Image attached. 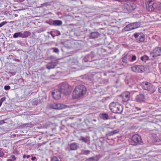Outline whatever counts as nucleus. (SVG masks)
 <instances>
[{
	"instance_id": "nucleus-30",
	"label": "nucleus",
	"mask_w": 161,
	"mask_h": 161,
	"mask_svg": "<svg viewBox=\"0 0 161 161\" xmlns=\"http://www.w3.org/2000/svg\"><path fill=\"white\" fill-rule=\"evenodd\" d=\"M16 159V157L14 155H11L10 158L8 159L7 161H15Z\"/></svg>"
},
{
	"instance_id": "nucleus-34",
	"label": "nucleus",
	"mask_w": 161,
	"mask_h": 161,
	"mask_svg": "<svg viewBox=\"0 0 161 161\" xmlns=\"http://www.w3.org/2000/svg\"><path fill=\"white\" fill-rule=\"evenodd\" d=\"M7 23V22L6 21H4L0 23V27H2V26L5 25Z\"/></svg>"
},
{
	"instance_id": "nucleus-1",
	"label": "nucleus",
	"mask_w": 161,
	"mask_h": 161,
	"mask_svg": "<svg viewBox=\"0 0 161 161\" xmlns=\"http://www.w3.org/2000/svg\"><path fill=\"white\" fill-rule=\"evenodd\" d=\"M86 88L83 85L77 86L74 90L73 93V97L77 99L82 97L86 92Z\"/></svg>"
},
{
	"instance_id": "nucleus-25",
	"label": "nucleus",
	"mask_w": 161,
	"mask_h": 161,
	"mask_svg": "<svg viewBox=\"0 0 161 161\" xmlns=\"http://www.w3.org/2000/svg\"><path fill=\"white\" fill-rule=\"evenodd\" d=\"M101 118L104 120H107L108 118V115L106 113H103L101 114Z\"/></svg>"
},
{
	"instance_id": "nucleus-45",
	"label": "nucleus",
	"mask_w": 161,
	"mask_h": 161,
	"mask_svg": "<svg viewBox=\"0 0 161 161\" xmlns=\"http://www.w3.org/2000/svg\"><path fill=\"white\" fill-rule=\"evenodd\" d=\"M30 155H27L26 157V158H29L30 157Z\"/></svg>"
},
{
	"instance_id": "nucleus-51",
	"label": "nucleus",
	"mask_w": 161,
	"mask_h": 161,
	"mask_svg": "<svg viewBox=\"0 0 161 161\" xmlns=\"http://www.w3.org/2000/svg\"><path fill=\"white\" fill-rule=\"evenodd\" d=\"M2 103H1V102H0V107L1 106V105H2Z\"/></svg>"
},
{
	"instance_id": "nucleus-41",
	"label": "nucleus",
	"mask_w": 161,
	"mask_h": 161,
	"mask_svg": "<svg viewBox=\"0 0 161 161\" xmlns=\"http://www.w3.org/2000/svg\"><path fill=\"white\" fill-rule=\"evenodd\" d=\"M36 159V157H32L31 158V159L32 161H34Z\"/></svg>"
},
{
	"instance_id": "nucleus-52",
	"label": "nucleus",
	"mask_w": 161,
	"mask_h": 161,
	"mask_svg": "<svg viewBox=\"0 0 161 161\" xmlns=\"http://www.w3.org/2000/svg\"><path fill=\"white\" fill-rule=\"evenodd\" d=\"M124 25H124V24H123V25H122V26H124Z\"/></svg>"
},
{
	"instance_id": "nucleus-44",
	"label": "nucleus",
	"mask_w": 161,
	"mask_h": 161,
	"mask_svg": "<svg viewBox=\"0 0 161 161\" xmlns=\"http://www.w3.org/2000/svg\"><path fill=\"white\" fill-rule=\"evenodd\" d=\"M136 108L137 109V110H141V108H137L136 107Z\"/></svg>"
},
{
	"instance_id": "nucleus-32",
	"label": "nucleus",
	"mask_w": 161,
	"mask_h": 161,
	"mask_svg": "<svg viewBox=\"0 0 161 161\" xmlns=\"http://www.w3.org/2000/svg\"><path fill=\"white\" fill-rule=\"evenodd\" d=\"M51 161H59V160L57 157L54 156L51 158Z\"/></svg>"
},
{
	"instance_id": "nucleus-21",
	"label": "nucleus",
	"mask_w": 161,
	"mask_h": 161,
	"mask_svg": "<svg viewBox=\"0 0 161 161\" xmlns=\"http://www.w3.org/2000/svg\"><path fill=\"white\" fill-rule=\"evenodd\" d=\"M78 147L77 144L75 143L71 144L70 145V148L71 150H76Z\"/></svg>"
},
{
	"instance_id": "nucleus-13",
	"label": "nucleus",
	"mask_w": 161,
	"mask_h": 161,
	"mask_svg": "<svg viewBox=\"0 0 161 161\" xmlns=\"http://www.w3.org/2000/svg\"><path fill=\"white\" fill-rule=\"evenodd\" d=\"M123 101L126 102L128 101L130 98V93L128 92H126L123 93L121 95Z\"/></svg>"
},
{
	"instance_id": "nucleus-27",
	"label": "nucleus",
	"mask_w": 161,
	"mask_h": 161,
	"mask_svg": "<svg viewBox=\"0 0 161 161\" xmlns=\"http://www.w3.org/2000/svg\"><path fill=\"white\" fill-rule=\"evenodd\" d=\"M129 56L128 55L125 56L122 59L123 62L125 63H127Z\"/></svg>"
},
{
	"instance_id": "nucleus-18",
	"label": "nucleus",
	"mask_w": 161,
	"mask_h": 161,
	"mask_svg": "<svg viewBox=\"0 0 161 161\" xmlns=\"http://www.w3.org/2000/svg\"><path fill=\"white\" fill-rule=\"evenodd\" d=\"M100 34L97 32H91L90 35V37L91 38H96L99 36Z\"/></svg>"
},
{
	"instance_id": "nucleus-7",
	"label": "nucleus",
	"mask_w": 161,
	"mask_h": 161,
	"mask_svg": "<svg viewBox=\"0 0 161 161\" xmlns=\"http://www.w3.org/2000/svg\"><path fill=\"white\" fill-rule=\"evenodd\" d=\"M68 87L69 85L67 84L62 83L59 85L58 89L62 93L67 95L69 93L68 91Z\"/></svg>"
},
{
	"instance_id": "nucleus-50",
	"label": "nucleus",
	"mask_w": 161,
	"mask_h": 161,
	"mask_svg": "<svg viewBox=\"0 0 161 161\" xmlns=\"http://www.w3.org/2000/svg\"><path fill=\"white\" fill-rule=\"evenodd\" d=\"M58 33H59V34H58V35H60V33L59 32Z\"/></svg>"
},
{
	"instance_id": "nucleus-14",
	"label": "nucleus",
	"mask_w": 161,
	"mask_h": 161,
	"mask_svg": "<svg viewBox=\"0 0 161 161\" xmlns=\"http://www.w3.org/2000/svg\"><path fill=\"white\" fill-rule=\"evenodd\" d=\"M145 96L144 94H140L136 96L135 100L137 102H142L145 100Z\"/></svg>"
},
{
	"instance_id": "nucleus-36",
	"label": "nucleus",
	"mask_w": 161,
	"mask_h": 161,
	"mask_svg": "<svg viewBox=\"0 0 161 161\" xmlns=\"http://www.w3.org/2000/svg\"><path fill=\"white\" fill-rule=\"evenodd\" d=\"M10 89V87L9 86L6 85L4 87V89L6 91Z\"/></svg>"
},
{
	"instance_id": "nucleus-53",
	"label": "nucleus",
	"mask_w": 161,
	"mask_h": 161,
	"mask_svg": "<svg viewBox=\"0 0 161 161\" xmlns=\"http://www.w3.org/2000/svg\"><path fill=\"white\" fill-rule=\"evenodd\" d=\"M104 75H106V74L105 73H104Z\"/></svg>"
},
{
	"instance_id": "nucleus-26",
	"label": "nucleus",
	"mask_w": 161,
	"mask_h": 161,
	"mask_svg": "<svg viewBox=\"0 0 161 161\" xmlns=\"http://www.w3.org/2000/svg\"><path fill=\"white\" fill-rule=\"evenodd\" d=\"M149 58V57L146 55L142 56L141 58V60L145 62H146L148 60Z\"/></svg>"
},
{
	"instance_id": "nucleus-22",
	"label": "nucleus",
	"mask_w": 161,
	"mask_h": 161,
	"mask_svg": "<svg viewBox=\"0 0 161 161\" xmlns=\"http://www.w3.org/2000/svg\"><path fill=\"white\" fill-rule=\"evenodd\" d=\"M31 34L30 32L29 31H25L23 33H21V37L23 38L27 37Z\"/></svg>"
},
{
	"instance_id": "nucleus-42",
	"label": "nucleus",
	"mask_w": 161,
	"mask_h": 161,
	"mask_svg": "<svg viewBox=\"0 0 161 161\" xmlns=\"http://www.w3.org/2000/svg\"><path fill=\"white\" fill-rule=\"evenodd\" d=\"M158 91L159 92L161 93V87L158 88Z\"/></svg>"
},
{
	"instance_id": "nucleus-38",
	"label": "nucleus",
	"mask_w": 161,
	"mask_h": 161,
	"mask_svg": "<svg viewBox=\"0 0 161 161\" xmlns=\"http://www.w3.org/2000/svg\"><path fill=\"white\" fill-rule=\"evenodd\" d=\"M136 56L135 55H133L132 56L131 58V61H134L136 60Z\"/></svg>"
},
{
	"instance_id": "nucleus-10",
	"label": "nucleus",
	"mask_w": 161,
	"mask_h": 161,
	"mask_svg": "<svg viewBox=\"0 0 161 161\" xmlns=\"http://www.w3.org/2000/svg\"><path fill=\"white\" fill-rule=\"evenodd\" d=\"M51 108L55 109H62L66 108L67 106L62 104L53 103L50 105Z\"/></svg>"
},
{
	"instance_id": "nucleus-40",
	"label": "nucleus",
	"mask_w": 161,
	"mask_h": 161,
	"mask_svg": "<svg viewBox=\"0 0 161 161\" xmlns=\"http://www.w3.org/2000/svg\"><path fill=\"white\" fill-rule=\"evenodd\" d=\"M5 123L4 120H1L0 121V125L3 124L4 123Z\"/></svg>"
},
{
	"instance_id": "nucleus-33",
	"label": "nucleus",
	"mask_w": 161,
	"mask_h": 161,
	"mask_svg": "<svg viewBox=\"0 0 161 161\" xmlns=\"http://www.w3.org/2000/svg\"><path fill=\"white\" fill-rule=\"evenodd\" d=\"M78 64V62L77 61H76L75 62L72 63V65H73L74 64L75 65L74 66H73L72 67L73 68H75L77 66Z\"/></svg>"
},
{
	"instance_id": "nucleus-23",
	"label": "nucleus",
	"mask_w": 161,
	"mask_h": 161,
	"mask_svg": "<svg viewBox=\"0 0 161 161\" xmlns=\"http://www.w3.org/2000/svg\"><path fill=\"white\" fill-rule=\"evenodd\" d=\"M99 160V158L98 156H96L87 159V161H98Z\"/></svg>"
},
{
	"instance_id": "nucleus-4",
	"label": "nucleus",
	"mask_w": 161,
	"mask_h": 161,
	"mask_svg": "<svg viewBox=\"0 0 161 161\" xmlns=\"http://www.w3.org/2000/svg\"><path fill=\"white\" fill-rule=\"evenodd\" d=\"M145 4L147 10L149 11H152L155 9H159L157 4L155 3L154 0H146Z\"/></svg>"
},
{
	"instance_id": "nucleus-43",
	"label": "nucleus",
	"mask_w": 161,
	"mask_h": 161,
	"mask_svg": "<svg viewBox=\"0 0 161 161\" xmlns=\"http://www.w3.org/2000/svg\"><path fill=\"white\" fill-rule=\"evenodd\" d=\"M27 155H23V158H26V157Z\"/></svg>"
},
{
	"instance_id": "nucleus-37",
	"label": "nucleus",
	"mask_w": 161,
	"mask_h": 161,
	"mask_svg": "<svg viewBox=\"0 0 161 161\" xmlns=\"http://www.w3.org/2000/svg\"><path fill=\"white\" fill-rule=\"evenodd\" d=\"M6 99V97H3L1 98L0 99V102L2 104L3 102Z\"/></svg>"
},
{
	"instance_id": "nucleus-20",
	"label": "nucleus",
	"mask_w": 161,
	"mask_h": 161,
	"mask_svg": "<svg viewBox=\"0 0 161 161\" xmlns=\"http://www.w3.org/2000/svg\"><path fill=\"white\" fill-rule=\"evenodd\" d=\"M123 30L124 31H129L133 30V29L131 23H130L127 25L126 26H125Z\"/></svg>"
},
{
	"instance_id": "nucleus-46",
	"label": "nucleus",
	"mask_w": 161,
	"mask_h": 161,
	"mask_svg": "<svg viewBox=\"0 0 161 161\" xmlns=\"http://www.w3.org/2000/svg\"><path fill=\"white\" fill-rule=\"evenodd\" d=\"M51 36H52L53 37H54V36H55V35H53L52 33H51Z\"/></svg>"
},
{
	"instance_id": "nucleus-54",
	"label": "nucleus",
	"mask_w": 161,
	"mask_h": 161,
	"mask_svg": "<svg viewBox=\"0 0 161 161\" xmlns=\"http://www.w3.org/2000/svg\"><path fill=\"white\" fill-rule=\"evenodd\" d=\"M160 17L161 18V15L160 16Z\"/></svg>"
},
{
	"instance_id": "nucleus-35",
	"label": "nucleus",
	"mask_w": 161,
	"mask_h": 161,
	"mask_svg": "<svg viewBox=\"0 0 161 161\" xmlns=\"http://www.w3.org/2000/svg\"><path fill=\"white\" fill-rule=\"evenodd\" d=\"M83 154L85 155H87L90 153V151L89 150H84L83 152Z\"/></svg>"
},
{
	"instance_id": "nucleus-29",
	"label": "nucleus",
	"mask_w": 161,
	"mask_h": 161,
	"mask_svg": "<svg viewBox=\"0 0 161 161\" xmlns=\"http://www.w3.org/2000/svg\"><path fill=\"white\" fill-rule=\"evenodd\" d=\"M13 36L14 38H16L18 37H21V32H18L17 33H15L14 34Z\"/></svg>"
},
{
	"instance_id": "nucleus-28",
	"label": "nucleus",
	"mask_w": 161,
	"mask_h": 161,
	"mask_svg": "<svg viewBox=\"0 0 161 161\" xmlns=\"http://www.w3.org/2000/svg\"><path fill=\"white\" fill-rule=\"evenodd\" d=\"M119 132L118 130H114L112 131L109 132L108 135L110 136H112L115 134Z\"/></svg>"
},
{
	"instance_id": "nucleus-2",
	"label": "nucleus",
	"mask_w": 161,
	"mask_h": 161,
	"mask_svg": "<svg viewBox=\"0 0 161 161\" xmlns=\"http://www.w3.org/2000/svg\"><path fill=\"white\" fill-rule=\"evenodd\" d=\"M109 108L111 111L114 113L120 114L123 110V106L114 102H112L110 103Z\"/></svg>"
},
{
	"instance_id": "nucleus-5",
	"label": "nucleus",
	"mask_w": 161,
	"mask_h": 161,
	"mask_svg": "<svg viewBox=\"0 0 161 161\" xmlns=\"http://www.w3.org/2000/svg\"><path fill=\"white\" fill-rule=\"evenodd\" d=\"M150 55L152 60L157 59L158 57L161 56V47H156L153 48Z\"/></svg>"
},
{
	"instance_id": "nucleus-49",
	"label": "nucleus",
	"mask_w": 161,
	"mask_h": 161,
	"mask_svg": "<svg viewBox=\"0 0 161 161\" xmlns=\"http://www.w3.org/2000/svg\"><path fill=\"white\" fill-rule=\"evenodd\" d=\"M33 105H36L37 104V103H35V104H32Z\"/></svg>"
},
{
	"instance_id": "nucleus-16",
	"label": "nucleus",
	"mask_w": 161,
	"mask_h": 161,
	"mask_svg": "<svg viewBox=\"0 0 161 161\" xmlns=\"http://www.w3.org/2000/svg\"><path fill=\"white\" fill-rule=\"evenodd\" d=\"M47 23L50 25H53L54 26H60L62 24V22L60 20H53L52 23H50L48 22Z\"/></svg>"
},
{
	"instance_id": "nucleus-47",
	"label": "nucleus",
	"mask_w": 161,
	"mask_h": 161,
	"mask_svg": "<svg viewBox=\"0 0 161 161\" xmlns=\"http://www.w3.org/2000/svg\"><path fill=\"white\" fill-rule=\"evenodd\" d=\"M20 2H23L25 0H19Z\"/></svg>"
},
{
	"instance_id": "nucleus-31",
	"label": "nucleus",
	"mask_w": 161,
	"mask_h": 161,
	"mask_svg": "<svg viewBox=\"0 0 161 161\" xmlns=\"http://www.w3.org/2000/svg\"><path fill=\"white\" fill-rule=\"evenodd\" d=\"M51 50H53V52L56 53L57 54H58L59 53V50L56 47H52L50 49Z\"/></svg>"
},
{
	"instance_id": "nucleus-6",
	"label": "nucleus",
	"mask_w": 161,
	"mask_h": 161,
	"mask_svg": "<svg viewBox=\"0 0 161 161\" xmlns=\"http://www.w3.org/2000/svg\"><path fill=\"white\" fill-rule=\"evenodd\" d=\"M131 143L133 145H136L140 144L142 142L141 137L139 135L135 134L131 138Z\"/></svg>"
},
{
	"instance_id": "nucleus-48",
	"label": "nucleus",
	"mask_w": 161,
	"mask_h": 161,
	"mask_svg": "<svg viewBox=\"0 0 161 161\" xmlns=\"http://www.w3.org/2000/svg\"><path fill=\"white\" fill-rule=\"evenodd\" d=\"M146 161H154L153 160V161L150 160H147Z\"/></svg>"
},
{
	"instance_id": "nucleus-11",
	"label": "nucleus",
	"mask_w": 161,
	"mask_h": 161,
	"mask_svg": "<svg viewBox=\"0 0 161 161\" xmlns=\"http://www.w3.org/2000/svg\"><path fill=\"white\" fill-rule=\"evenodd\" d=\"M124 6L128 11L130 12L133 11L136 8V5L133 3H127Z\"/></svg>"
},
{
	"instance_id": "nucleus-39",
	"label": "nucleus",
	"mask_w": 161,
	"mask_h": 161,
	"mask_svg": "<svg viewBox=\"0 0 161 161\" xmlns=\"http://www.w3.org/2000/svg\"><path fill=\"white\" fill-rule=\"evenodd\" d=\"M4 155L3 153L1 150H0V157H3Z\"/></svg>"
},
{
	"instance_id": "nucleus-24",
	"label": "nucleus",
	"mask_w": 161,
	"mask_h": 161,
	"mask_svg": "<svg viewBox=\"0 0 161 161\" xmlns=\"http://www.w3.org/2000/svg\"><path fill=\"white\" fill-rule=\"evenodd\" d=\"M79 140L86 143L88 142L89 139L87 137H85L83 136H80L79 138Z\"/></svg>"
},
{
	"instance_id": "nucleus-3",
	"label": "nucleus",
	"mask_w": 161,
	"mask_h": 161,
	"mask_svg": "<svg viewBox=\"0 0 161 161\" xmlns=\"http://www.w3.org/2000/svg\"><path fill=\"white\" fill-rule=\"evenodd\" d=\"M141 86L143 89L147 91L151 94L154 93L156 90L155 87L152 84L147 81L142 82Z\"/></svg>"
},
{
	"instance_id": "nucleus-15",
	"label": "nucleus",
	"mask_w": 161,
	"mask_h": 161,
	"mask_svg": "<svg viewBox=\"0 0 161 161\" xmlns=\"http://www.w3.org/2000/svg\"><path fill=\"white\" fill-rule=\"evenodd\" d=\"M57 63L55 62H49L46 65V67L47 69H53L57 66Z\"/></svg>"
},
{
	"instance_id": "nucleus-8",
	"label": "nucleus",
	"mask_w": 161,
	"mask_h": 161,
	"mask_svg": "<svg viewBox=\"0 0 161 161\" xmlns=\"http://www.w3.org/2000/svg\"><path fill=\"white\" fill-rule=\"evenodd\" d=\"M131 69L134 72H143L145 71V67L142 64L135 65L131 67Z\"/></svg>"
},
{
	"instance_id": "nucleus-17",
	"label": "nucleus",
	"mask_w": 161,
	"mask_h": 161,
	"mask_svg": "<svg viewBox=\"0 0 161 161\" xmlns=\"http://www.w3.org/2000/svg\"><path fill=\"white\" fill-rule=\"evenodd\" d=\"M94 57L93 56V53H91L86 57V58H87L88 59L85 60V61L86 62L87 61L91 62L95 59H94Z\"/></svg>"
},
{
	"instance_id": "nucleus-9",
	"label": "nucleus",
	"mask_w": 161,
	"mask_h": 161,
	"mask_svg": "<svg viewBox=\"0 0 161 161\" xmlns=\"http://www.w3.org/2000/svg\"><path fill=\"white\" fill-rule=\"evenodd\" d=\"M136 41L138 43L143 42L145 40V36L143 33H136L134 34Z\"/></svg>"
},
{
	"instance_id": "nucleus-12",
	"label": "nucleus",
	"mask_w": 161,
	"mask_h": 161,
	"mask_svg": "<svg viewBox=\"0 0 161 161\" xmlns=\"http://www.w3.org/2000/svg\"><path fill=\"white\" fill-rule=\"evenodd\" d=\"M62 93L58 89H56L52 92V96L55 99H59L61 97V94Z\"/></svg>"
},
{
	"instance_id": "nucleus-19",
	"label": "nucleus",
	"mask_w": 161,
	"mask_h": 161,
	"mask_svg": "<svg viewBox=\"0 0 161 161\" xmlns=\"http://www.w3.org/2000/svg\"><path fill=\"white\" fill-rule=\"evenodd\" d=\"M133 30L137 28L140 26V23L138 22H136L131 23Z\"/></svg>"
}]
</instances>
